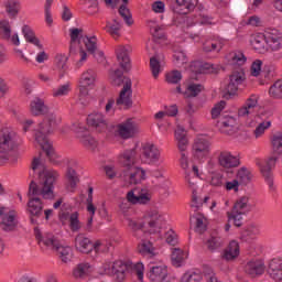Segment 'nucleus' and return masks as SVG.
I'll use <instances>...</instances> for the list:
<instances>
[{"mask_svg":"<svg viewBox=\"0 0 282 282\" xmlns=\"http://www.w3.org/2000/svg\"><path fill=\"white\" fill-rule=\"evenodd\" d=\"M94 272V267L87 262L78 264L74 271L73 274L76 279H83L85 276H89Z\"/></svg>","mask_w":282,"mask_h":282,"instance_id":"nucleus-37","label":"nucleus"},{"mask_svg":"<svg viewBox=\"0 0 282 282\" xmlns=\"http://www.w3.org/2000/svg\"><path fill=\"white\" fill-rule=\"evenodd\" d=\"M109 80L115 87L123 85L119 97L116 100V105L119 109H129V107L133 105V101L131 100V95L133 94V90H131V79L124 77L122 70L116 69L109 72Z\"/></svg>","mask_w":282,"mask_h":282,"instance_id":"nucleus-5","label":"nucleus"},{"mask_svg":"<svg viewBox=\"0 0 282 282\" xmlns=\"http://www.w3.org/2000/svg\"><path fill=\"white\" fill-rule=\"evenodd\" d=\"M250 198L248 196L240 197L234 205L231 213H241V215H246V213H250L252 210V205L248 204Z\"/></svg>","mask_w":282,"mask_h":282,"instance_id":"nucleus-34","label":"nucleus"},{"mask_svg":"<svg viewBox=\"0 0 282 282\" xmlns=\"http://www.w3.org/2000/svg\"><path fill=\"white\" fill-rule=\"evenodd\" d=\"M19 10H21V4L17 0H8L6 2V12L10 19H14L19 14Z\"/></svg>","mask_w":282,"mask_h":282,"instance_id":"nucleus-46","label":"nucleus"},{"mask_svg":"<svg viewBox=\"0 0 282 282\" xmlns=\"http://www.w3.org/2000/svg\"><path fill=\"white\" fill-rule=\"evenodd\" d=\"M265 41L267 45H269L273 51L281 50L282 47V35L275 29L265 31Z\"/></svg>","mask_w":282,"mask_h":282,"instance_id":"nucleus-26","label":"nucleus"},{"mask_svg":"<svg viewBox=\"0 0 282 282\" xmlns=\"http://www.w3.org/2000/svg\"><path fill=\"white\" fill-rule=\"evenodd\" d=\"M261 65H263V62L261 59H256L251 65V76H259L261 74Z\"/></svg>","mask_w":282,"mask_h":282,"instance_id":"nucleus-64","label":"nucleus"},{"mask_svg":"<svg viewBox=\"0 0 282 282\" xmlns=\"http://www.w3.org/2000/svg\"><path fill=\"white\" fill-rule=\"evenodd\" d=\"M218 124L221 127V129H228L223 131L230 135L232 133L230 131H232V129H237V119H235V117H227L225 120H219Z\"/></svg>","mask_w":282,"mask_h":282,"instance_id":"nucleus-47","label":"nucleus"},{"mask_svg":"<svg viewBox=\"0 0 282 282\" xmlns=\"http://www.w3.org/2000/svg\"><path fill=\"white\" fill-rule=\"evenodd\" d=\"M78 166V161L72 159L68 161L67 171H66V188L74 193L76 186L78 185V174L76 173V167Z\"/></svg>","mask_w":282,"mask_h":282,"instance_id":"nucleus-16","label":"nucleus"},{"mask_svg":"<svg viewBox=\"0 0 282 282\" xmlns=\"http://www.w3.org/2000/svg\"><path fill=\"white\" fill-rule=\"evenodd\" d=\"M17 224H19L17 212L9 209V212L1 218L0 228L9 232L17 228Z\"/></svg>","mask_w":282,"mask_h":282,"instance_id":"nucleus-28","label":"nucleus"},{"mask_svg":"<svg viewBox=\"0 0 282 282\" xmlns=\"http://www.w3.org/2000/svg\"><path fill=\"white\" fill-rule=\"evenodd\" d=\"M239 254V242L232 240L229 242L228 247L224 250L223 259L225 261H232L234 259H237Z\"/></svg>","mask_w":282,"mask_h":282,"instance_id":"nucleus-35","label":"nucleus"},{"mask_svg":"<svg viewBox=\"0 0 282 282\" xmlns=\"http://www.w3.org/2000/svg\"><path fill=\"white\" fill-rule=\"evenodd\" d=\"M271 144L273 152L282 155V133L274 134Z\"/></svg>","mask_w":282,"mask_h":282,"instance_id":"nucleus-58","label":"nucleus"},{"mask_svg":"<svg viewBox=\"0 0 282 282\" xmlns=\"http://www.w3.org/2000/svg\"><path fill=\"white\" fill-rule=\"evenodd\" d=\"M162 61H164V53H156L150 58V69L155 79L162 74Z\"/></svg>","mask_w":282,"mask_h":282,"instance_id":"nucleus-31","label":"nucleus"},{"mask_svg":"<svg viewBox=\"0 0 282 282\" xmlns=\"http://www.w3.org/2000/svg\"><path fill=\"white\" fill-rule=\"evenodd\" d=\"M87 124L100 133L107 129V119L102 113L94 112L87 117Z\"/></svg>","mask_w":282,"mask_h":282,"instance_id":"nucleus-25","label":"nucleus"},{"mask_svg":"<svg viewBox=\"0 0 282 282\" xmlns=\"http://www.w3.org/2000/svg\"><path fill=\"white\" fill-rule=\"evenodd\" d=\"M69 36H70V52L76 47V45H80L82 43L85 44L84 39H89V36L83 35V29H69Z\"/></svg>","mask_w":282,"mask_h":282,"instance_id":"nucleus-33","label":"nucleus"},{"mask_svg":"<svg viewBox=\"0 0 282 282\" xmlns=\"http://www.w3.org/2000/svg\"><path fill=\"white\" fill-rule=\"evenodd\" d=\"M218 164L223 166V169H237L241 164L239 158L232 155V153L228 151H221L218 154Z\"/></svg>","mask_w":282,"mask_h":282,"instance_id":"nucleus-21","label":"nucleus"},{"mask_svg":"<svg viewBox=\"0 0 282 282\" xmlns=\"http://www.w3.org/2000/svg\"><path fill=\"white\" fill-rule=\"evenodd\" d=\"M236 180L240 183V186H248L252 182V173L246 167H240L237 172Z\"/></svg>","mask_w":282,"mask_h":282,"instance_id":"nucleus-41","label":"nucleus"},{"mask_svg":"<svg viewBox=\"0 0 282 282\" xmlns=\"http://www.w3.org/2000/svg\"><path fill=\"white\" fill-rule=\"evenodd\" d=\"M75 248L84 254H89L94 250V243L87 236L79 234L75 238Z\"/></svg>","mask_w":282,"mask_h":282,"instance_id":"nucleus-29","label":"nucleus"},{"mask_svg":"<svg viewBox=\"0 0 282 282\" xmlns=\"http://www.w3.org/2000/svg\"><path fill=\"white\" fill-rule=\"evenodd\" d=\"M117 59L120 64V67L124 69V72H129L131 67V61L129 59V50L124 46H118L116 48Z\"/></svg>","mask_w":282,"mask_h":282,"instance_id":"nucleus-30","label":"nucleus"},{"mask_svg":"<svg viewBox=\"0 0 282 282\" xmlns=\"http://www.w3.org/2000/svg\"><path fill=\"white\" fill-rule=\"evenodd\" d=\"M245 272L246 274H249V276L252 278L261 276V274L265 272V264L263 263V261L259 259H252L248 261L247 264L245 265Z\"/></svg>","mask_w":282,"mask_h":282,"instance_id":"nucleus-24","label":"nucleus"},{"mask_svg":"<svg viewBox=\"0 0 282 282\" xmlns=\"http://www.w3.org/2000/svg\"><path fill=\"white\" fill-rule=\"evenodd\" d=\"M35 173L40 184L37 185L36 182L31 181L29 186L30 200L28 210L32 217H39L43 213V203H41V198L31 196L42 195L44 199H52L54 197V183L58 180V172L47 171L39 158L33 159L30 176L32 177Z\"/></svg>","mask_w":282,"mask_h":282,"instance_id":"nucleus-1","label":"nucleus"},{"mask_svg":"<svg viewBox=\"0 0 282 282\" xmlns=\"http://www.w3.org/2000/svg\"><path fill=\"white\" fill-rule=\"evenodd\" d=\"M127 199L130 204H141L142 202V188L135 187L127 193Z\"/></svg>","mask_w":282,"mask_h":282,"instance_id":"nucleus-50","label":"nucleus"},{"mask_svg":"<svg viewBox=\"0 0 282 282\" xmlns=\"http://www.w3.org/2000/svg\"><path fill=\"white\" fill-rule=\"evenodd\" d=\"M120 163L128 171L123 175L126 186L138 184L142 180V169L135 164V150H127L120 155Z\"/></svg>","mask_w":282,"mask_h":282,"instance_id":"nucleus-6","label":"nucleus"},{"mask_svg":"<svg viewBox=\"0 0 282 282\" xmlns=\"http://www.w3.org/2000/svg\"><path fill=\"white\" fill-rule=\"evenodd\" d=\"M175 140L177 141V149L181 153H184L188 149V139L186 138V129L182 126H177L175 132Z\"/></svg>","mask_w":282,"mask_h":282,"instance_id":"nucleus-32","label":"nucleus"},{"mask_svg":"<svg viewBox=\"0 0 282 282\" xmlns=\"http://www.w3.org/2000/svg\"><path fill=\"white\" fill-rule=\"evenodd\" d=\"M251 45L253 50H256V52H263L265 50V45H268V41L265 40V32L264 34L259 33L258 35H256L251 41Z\"/></svg>","mask_w":282,"mask_h":282,"instance_id":"nucleus-43","label":"nucleus"},{"mask_svg":"<svg viewBox=\"0 0 282 282\" xmlns=\"http://www.w3.org/2000/svg\"><path fill=\"white\" fill-rule=\"evenodd\" d=\"M143 158H145L144 160V164H158V162H160V149H158V147H155V144L153 143H144L143 145Z\"/></svg>","mask_w":282,"mask_h":282,"instance_id":"nucleus-19","label":"nucleus"},{"mask_svg":"<svg viewBox=\"0 0 282 282\" xmlns=\"http://www.w3.org/2000/svg\"><path fill=\"white\" fill-rule=\"evenodd\" d=\"M74 129L77 133V138H79L82 144L89 149V151H96L98 149V141L89 135V131L82 123H77L74 126Z\"/></svg>","mask_w":282,"mask_h":282,"instance_id":"nucleus-14","label":"nucleus"},{"mask_svg":"<svg viewBox=\"0 0 282 282\" xmlns=\"http://www.w3.org/2000/svg\"><path fill=\"white\" fill-rule=\"evenodd\" d=\"M150 32L156 43L160 41H166V31H164L162 26H159V25L152 26L150 29Z\"/></svg>","mask_w":282,"mask_h":282,"instance_id":"nucleus-56","label":"nucleus"},{"mask_svg":"<svg viewBox=\"0 0 282 282\" xmlns=\"http://www.w3.org/2000/svg\"><path fill=\"white\" fill-rule=\"evenodd\" d=\"M52 3H54V0H46L45 2V21L47 25H52L54 20L52 19Z\"/></svg>","mask_w":282,"mask_h":282,"instance_id":"nucleus-63","label":"nucleus"},{"mask_svg":"<svg viewBox=\"0 0 282 282\" xmlns=\"http://www.w3.org/2000/svg\"><path fill=\"white\" fill-rule=\"evenodd\" d=\"M276 156H272L264 164L260 165V172L264 177L270 191H274V178L272 177V166L276 164Z\"/></svg>","mask_w":282,"mask_h":282,"instance_id":"nucleus-22","label":"nucleus"},{"mask_svg":"<svg viewBox=\"0 0 282 282\" xmlns=\"http://www.w3.org/2000/svg\"><path fill=\"white\" fill-rule=\"evenodd\" d=\"M107 8H117L119 6V14L122 17L127 25H133V19L131 18V11L129 10V0H102Z\"/></svg>","mask_w":282,"mask_h":282,"instance_id":"nucleus-13","label":"nucleus"},{"mask_svg":"<svg viewBox=\"0 0 282 282\" xmlns=\"http://www.w3.org/2000/svg\"><path fill=\"white\" fill-rule=\"evenodd\" d=\"M269 95L271 98H275L276 100L282 99V79H278L269 89Z\"/></svg>","mask_w":282,"mask_h":282,"instance_id":"nucleus-53","label":"nucleus"},{"mask_svg":"<svg viewBox=\"0 0 282 282\" xmlns=\"http://www.w3.org/2000/svg\"><path fill=\"white\" fill-rule=\"evenodd\" d=\"M10 34H12V24L10 20L3 19L0 21V36L1 39H10Z\"/></svg>","mask_w":282,"mask_h":282,"instance_id":"nucleus-52","label":"nucleus"},{"mask_svg":"<svg viewBox=\"0 0 282 282\" xmlns=\"http://www.w3.org/2000/svg\"><path fill=\"white\" fill-rule=\"evenodd\" d=\"M34 236L42 250H56L63 263H69V261H72V247L62 246L61 241H58L52 234L41 231L37 227L34 228Z\"/></svg>","mask_w":282,"mask_h":282,"instance_id":"nucleus-4","label":"nucleus"},{"mask_svg":"<svg viewBox=\"0 0 282 282\" xmlns=\"http://www.w3.org/2000/svg\"><path fill=\"white\" fill-rule=\"evenodd\" d=\"M167 3L175 14H188L195 10L197 0H167Z\"/></svg>","mask_w":282,"mask_h":282,"instance_id":"nucleus-12","label":"nucleus"},{"mask_svg":"<svg viewBox=\"0 0 282 282\" xmlns=\"http://www.w3.org/2000/svg\"><path fill=\"white\" fill-rule=\"evenodd\" d=\"M181 82L182 72L175 69L165 74V83H167V85H180Z\"/></svg>","mask_w":282,"mask_h":282,"instance_id":"nucleus-51","label":"nucleus"},{"mask_svg":"<svg viewBox=\"0 0 282 282\" xmlns=\"http://www.w3.org/2000/svg\"><path fill=\"white\" fill-rule=\"evenodd\" d=\"M228 221L232 223L236 228L243 226V214L237 212L227 213Z\"/></svg>","mask_w":282,"mask_h":282,"instance_id":"nucleus-54","label":"nucleus"},{"mask_svg":"<svg viewBox=\"0 0 282 282\" xmlns=\"http://www.w3.org/2000/svg\"><path fill=\"white\" fill-rule=\"evenodd\" d=\"M84 45L93 56L96 58L98 63H105V53L98 50V40L96 36L85 37Z\"/></svg>","mask_w":282,"mask_h":282,"instance_id":"nucleus-20","label":"nucleus"},{"mask_svg":"<svg viewBox=\"0 0 282 282\" xmlns=\"http://www.w3.org/2000/svg\"><path fill=\"white\" fill-rule=\"evenodd\" d=\"M194 156L197 160L206 158L210 153V141L204 138H198L193 144Z\"/></svg>","mask_w":282,"mask_h":282,"instance_id":"nucleus-23","label":"nucleus"},{"mask_svg":"<svg viewBox=\"0 0 282 282\" xmlns=\"http://www.w3.org/2000/svg\"><path fill=\"white\" fill-rule=\"evenodd\" d=\"M67 55L58 54L55 57V63L57 65V68L61 72V76H63L67 72Z\"/></svg>","mask_w":282,"mask_h":282,"instance_id":"nucleus-57","label":"nucleus"},{"mask_svg":"<svg viewBox=\"0 0 282 282\" xmlns=\"http://www.w3.org/2000/svg\"><path fill=\"white\" fill-rule=\"evenodd\" d=\"M105 30L106 32H108V34H110V36H112V39H115V41H118V39H120V36L122 35V24L118 22V20L107 22Z\"/></svg>","mask_w":282,"mask_h":282,"instance_id":"nucleus-36","label":"nucleus"},{"mask_svg":"<svg viewBox=\"0 0 282 282\" xmlns=\"http://www.w3.org/2000/svg\"><path fill=\"white\" fill-rule=\"evenodd\" d=\"M257 235H259V227L251 225L241 231L240 239L241 241H250V239H254Z\"/></svg>","mask_w":282,"mask_h":282,"instance_id":"nucleus-49","label":"nucleus"},{"mask_svg":"<svg viewBox=\"0 0 282 282\" xmlns=\"http://www.w3.org/2000/svg\"><path fill=\"white\" fill-rule=\"evenodd\" d=\"M94 188L89 187L88 189V198H87V212L89 213L90 217L88 218L87 226L91 228V224L94 223V215H96V206H94Z\"/></svg>","mask_w":282,"mask_h":282,"instance_id":"nucleus-42","label":"nucleus"},{"mask_svg":"<svg viewBox=\"0 0 282 282\" xmlns=\"http://www.w3.org/2000/svg\"><path fill=\"white\" fill-rule=\"evenodd\" d=\"M72 91V83L67 82L52 89L53 98H65Z\"/></svg>","mask_w":282,"mask_h":282,"instance_id":"nucleus-39","label":"nucleus"},{"mask_svg":"<svg viewBox=\"0 0 282 282\" xmlns=\"http://www.w3.org/2000/svg\"><path fill=\"white\" fill-rule=\"evenodd\" d=\"M59 220L64 226L68 224L72 232H78L83 228V224L78 219V213H69L67 210L59 212Z\"/></svg>","mask_w":282,"mask_h":282,"instance_id":"nucleus-17","label":"nucleus"},{"mask_svg":"<svg viewBox=\"0 0 282 282\" xmlns=\"http://www.w3.org/2000/svg\"><path fill=\"white\" fill-rule=\"evenodd\" d=\"M268 273L273 281L282 282V258H274L270 261Z\"/></svg>","mask_w":282,"mask_h":282,"instance_id":"nucleus-27","label":"nucleus"},{"mask_svg":"<svg viewBox=\"0 0 282 282\" xmlns=\"http://www.w3.org/2000/svg\"><path fill=\"white\" fill-rule=\"evenodd\" d=\"M115 132L116 135L122 138V140L133 138L135 134V123L133 122V119H127L124 122L117 124Z\"/></svg>","mask_w":282,"mask_h":282,"instance_id":"nucleus-18","label":"nucleus"},{"mask_svg":"<svg viewBox=\"0 0 282 282\" xmlns=\"http://www.w3.org/2000/svg\"><path fill=\"white\" fill-rule=\"evenodd\" d=\"M127 270H129V264L122 262L121 260L115 262H105L101 274L113 275L116 279H118V281H124Z\"/></svg>","mask_w":282,"mask_h":282,"instance_id":"nucleus-10","label":"nucleus"},{"mask_svg":"<svg viewBox=\"0 0 282 282\" xmlns=\"http://www.w3.org/2000/svg\"><path fill=\"white\" fill-rule=\"evenodd\" d=\"M160 252H158V249L153 246V242L151 241H143L142 242V258L143 259H155Z\"/></svg>","mask_w":282,"mask_h":282,"instance_id":"nucleus-38","label":"nucleus"},{"mask_svg":"<svg viewBox=\"0 0 282 282\" xmlns=\"http://www.w3.org/2000/svg\"><path fill=\"white\" fill-rule=\"evenodd\" d=\"M21 144V139L14 130L4 128L0 132V164L10 160V152Z\"/></svg>","mask_w":282,"mask_h":282,"instance_id":"nucleus-7","label":"nucleus"},{"mask_svg":"<svg viewBox=\"0 0 282 282\" xmlns=\"http://www.w3.org/2000/svg\"><path fill=\"white\" fill-rule=\"evenodd\" d=\"M147 276L151 282H175L169 278V267L165 264H152Z\"/></svg>","mask_w":282,"mask_h":282,"instance_id":"nucleus-11","label":"nucleus"},{"mask_svg":"<svg viewBox=\"0 0 282 282\" xmlns=\"http://www.w3.org/2000/svg\"><path fill=\"white\" fill-rule=\"evenodd\" d=\"M202 273L197 272H186L182 279L181 282H202Z\"/></svg>","mask_w":282,"mask_h":282,"instance_id":"nucleus-59","label":"nucleus"},{"mask_svg":"<svg viewBox=\"0 0 282 282\" xmlns=\"http://www.w3.org/2000/svg\"><path fill=\"white\" fill-rule=\"evenodd\" d=\"M22 34L28 43H32L33 47H35L36 45L41 47V41L37 40L36 35H34V31H32V28H30L29 25H24L22 28Z\"/></svg>","mask_w":282,"mask_h":282,"instance_id":"nucleus-44","label":"nucleus"},{"mask_svg":"<svg viewBox=\"0 0 282 282\" xmlns=\"http://www.w3.org/2000/svg\"><path fill=\"white\" fill-rule=\"evenodd\" d=\"M142 206H143V235H160L162 228L166 226V219L155 207L153 199V187L143 185L142 187Z\"/></svg>","mask_w":282,"mask_h":282,"instance_id":"nucleus-3","label":"nucleus"},{"mask_svg":"<svg viewBox=\"0 0 282 282\" xmlns=\"http://www.w3.org/2000/svg\"><path fill=\"white\" fill-rule=\"evenodd\" d=\"M246 82V73L245 72H234L229 76V83L225 87V94L223 95V98L226 100H230L232 96L237 95V91H239V85H243Z\"/></svg>","mask_w":282,"mask_h":282,"instance_id":"nucleus-9","label":"nucleus"},{"mask_svg":"<svg viewBox=\"0 0 282 282\" xmlns=\"http://www.w3.org/2000/svg\"><path fill=\"white\" fill-rule=\"evenodd\" d=\"M204 91V85L189 84L186 89L187 98H197Z\"/></svg>","mask_w":282,"mask_h":282,"instance_id":"nucleus-55","label":"nucleus"},{"mask_svg":"<svg viewBox=\"0 0 282 282\" xmlns=\"http://www.w3.org/2000/svg\"><path fill=\"white\" fill-rule=\"evenodd\" d=\"M171 259L172 265H174V268H182L186 259V253H184L182 249H174Z\"/></svg>","mask_w":282,"mask_h":282,"instance_id":"nucleus-45","label":"nucleus"},{"mask_svg":"<svg viewBox=\"0 0 282 282\" xmlns=\"http://www.w3.org/2000/svg\"><path fill=\"white\" fill-rule=\"evenodd\" d=\"M30 111L32 116H45L43 121L39 123L35 129V142L45 152L51 162H56V152L50 142V135L54 133L56 127L61 124V117H58L50 108L45 106L43 99L35 97L30 104Z\"/></svg>","mask_w":282,"mask_h":282,"instance_id":"nucleus-2","label":"nucleus"},{"mask_svg":"<svg viewBox=\"0 0 282 282\" xmlns=\"http://www.w3.org/2000/svg\"><path fill=\"white\" fill-rule=\"evenodd\" d=\"M270 127H272V122L271 121H263L260 124H258V127L254 130V135L256 138H261V135H263L265 133L267 129H270Z\"/></svg>","mask_w":282,"mask_h":282,"instance_id":"nucleus-61","label":"nucleus"},{"mask_svg":"<svg viewBox=\"0 0 282 282\" xmlns=\"http://www.w3.org/2000/svg\"><path fill=\"white\" fill-rule=\"evenodd\" d=\"M206 246L210 252H215V250L221 248V239L219 237H212L206 241Z\"/></svg>","mask_w":282,"mask_h":282,"instance_id":"nucleus-60","label":"nucleus"},{"mask_svg":"<svg viewBox=\"0 0 282 282\" xmlns=\"http://www.w3.org/2000/svg\"><path fill=\"white\" fill-rule=\"evenodd\" d=\"M226 109V101L221 100L220 102L216 104L215 107L212 109V118H219L221 111Z\"/></svg>","mask_w":282,"mask_h":282,"instance_id":"nucleus-62","label":"nucleus"},{"mask_svg":"<svg viewBox=\"0 0 282 282\" xmlns=\"http://www.w3.org/2000/svg\"><path fill=\"white\" fill-rule=\"evenodd\" d=\"M93 250H95L97 254L110 252L111 242H109L108 240H97L96 242L93 243Z\"/></svg>","mask_w":282,"mask_h":282,"instance_id":"nucleus-48","label":"nucleus"},{"mask_svg":"<svg viewBox=\"0 0 282 282\" xmlns=\"http://www.w3.org/2000/svg\"><path fill=\"white\" fill-rule=\"evenodd\" d=\"M96 84V72L94 69H87L84 72L79 78L78 89V102L83 107L89 105L91 98L89 97V89Z\"/></svg>","mask_w":282,"mask_h":282,"instance_id":"nucleus-8","label":"nucleus"},{"mask_svg":"<svg viewBox=\"0 0 282 282\" xmlns=\"http://www.w3.org/2000/svg\"><path fill=\"white\" fill-rule=\"evenodd\" d=\"M191 72L194 74H214L217 75L221 72V66L218 64L205 63L202 61H194L189 65Z\"/></svg>","mask_w":282,"mask_h":282,"instance_id":"nucleus-15","label":"nucleus"},{"mask_svg":"<svg viewBox=\"0 0 282 282\" xmlns=\"http://www.w3.org/2000/svg\"><path fill=\"white\" fill-rule=\"evenodd\" d=\"M31 54L35 55L36 63L43 64L46 61H50V55L47 52H45V48H43V44L40 43L39 45L33 46L31 50Z\"/></svg>","mask_w":282,"mask_h":282,"instance_id":"nucleus-40","label":"nucleus"}]
</instances>
